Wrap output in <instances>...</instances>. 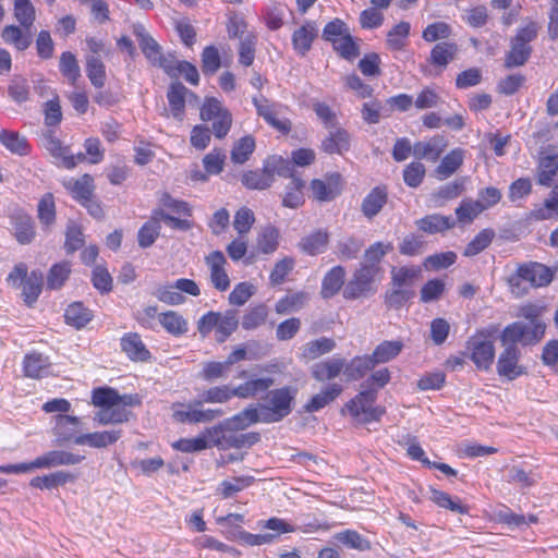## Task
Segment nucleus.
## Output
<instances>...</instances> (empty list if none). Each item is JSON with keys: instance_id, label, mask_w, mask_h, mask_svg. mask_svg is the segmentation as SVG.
Wrapping results in <instances>:
<instances>
[{"instance_id": "774afa93", "label": "nucleus", "mask_w": 558, "mask_h": 558, "mask_svg": "<svg viewBox=\"0 0 558 558\" xmlns=\"http://www.w3.org/2000/svg\"><path fill=\"white\" fill-rule=\"evenodd\" d=\"M14 16L25 31H28L35 21V9L29 0H14Z\"/></svg>"}, {"instance_id": "72a5a7b5", "label": "nucleus", "mask_w": 558, "mask_h": 558, "mask_svg": "<svg viewBox=\"0 0 558 558\" xmlns=\"http://www.w3.org/2000/svg\"><path fill=\"white\" fill-rule=\"evenodd\" d=\"M371 355L353 357L349 363L345 361L344 375L348 380H359L375 367Z\"/></svg>"}, {"instance_id": "338daca9", "label": "nucleus", "mask_w": 558, "mask_h": 558, "mask_svg": "<svg viewBox=\"0 0 558 558\" xmlns=\"http://www.w3.org/2000/svg\"><path fill=\"white\" fill-rule=\"evenodd\" d=\"M60 72L66 77L71 84H75L81 77V70L75 56L65 51L60 57Z\"/></svg>"}, {"instance_id": "9b49d317", "label": "nucleus", "mask_w": 558, "mask_h": 558, "mask_svg": "<svg viewBox=\"0 0 558 558\" xmlns=\"http://www.w3.org/2000/svg\"><path fill=\"white\" fill-rule=\"evenodd\" d=\"M310 187L314 199L317 202H331L342 192V177L339 173H332L324 180L314 179Z\"/></svg>"}, {"instance_id": "bb28decb", "label": "nucleus", "mask_w": 558, "mask_h": 558, "mask_svg": "<svg viewBox=\"0 0 558 558\" xmlns=\"http://www.w3.org/2000/svg\"><path fill=\"white\" fill-rule=\"evenodd\" d=\"M253 104L256 108L257 114L262 117L268 124L279 131L288 132L290 130V125L287 121H281L277 118L276 106L271 104L267 98L264 96L254 97Z\"/></svg>"}, {"instance_id": "f3484780", "label": "nucleus", "mask_w": 558, "mask_h": 558, "mask_svg": "<svg viewBox=\"0 0 558 558\" xmlns=\"http://www.w3.org/2000/svg\"><path fill=\"white\" fill-rule=\"evenodd\" d=\"M44 146L49 154L57 160V163L66 169H73L76 166L73 154L70 147L63 146L61 141L57 138L52 131H49L44 136Z\"/></svg>"}, {"instance_id": "2f4dec72", "label": "nucleus", "mask_w": 558, "mask_h": 558, "mask_svg": "<svg viewBox=\"0 0 558 558\" xmlns=\"http://www.w3.org/2000/svg\"><path fill=\"white\" fill-rule=\"evenodd\" d=\"M94 180L89 174H84L80 179H70L63 182L64 187L73 194V197L80 203L93 196Z\"/></svg>"}, {"instance_id": "6e6d98bb", "label": "nucleus", "mask_w": 558, "mask_h": 558, "mask_svg": "<svg viewBox=\"0 0 558 558\" xmlns=\"http://www.w3.org/2000/svg\"><path fill=\"white\" fill-rule=\"evenodd\" d=\"M304 182L300 178H292L286 187L284 195L282 197V205L289 208H298L304 203L302 189Z\"/></svg>"}, {"instance_id": "5701e85b", "label": "nucleus", "mask_w": 558, "mask_h": 558, "mask_svg": "<svg viewBox=\"0 0 558 558\" xmlns=\"http://www.w3.org/2000/svg\"><path fill=\"white\" fill-rule=\"evenodd\" d=\"M186 94L187 88L180 82L172 83L167 92L171 116L180 122L185 116Z\"/></svg>"}, {"instance_id": "f8f14e48", "label": "nucleus", "mask_w": 558, "mask_h": 558, "mask_svg": "<svg viewBox=\"0 0 558 558\" xmlns=\"http://www.w3.org/2000/svg\"><path fill=\"white\" fill-rule=\"evenodd\" d=\"M262 422L260 414L258 409L250 407L235 414L234 416L226 420L219 426L209 428L206 430L208 435H216L218 433L225 432H236L245 429L254 423Z\"/></svg>"}, {"instance_id": "4d7b16f0", "label": "nucleus", "mask_w": 558, "mask_h": 558, "mask_svg": "<svg viewBox=\"0 0 558 558\" xmlns=\"http://www.w3.org/2000/svg\"><path fill=\"white\" fill-rule=\"evenodd\" d=\"M56 436H58L63 441H74L75 427L80 424V418L76 416L59 414L56 417Z\"/></svg>"}, {"instance_id": "dca6fc26", "label": "nucleus", "mask_w": 558, "mask_h": 558, "mask_svg": "<svg viewBox=\"0 0 558 558\" xmlns=\"http://www.w3.org/2000/svg\"><path fill=\"white\" fill-rule=\"evenodd\" d=\"M219 434L210 435L213 437V445L223 450L251 447L258 442L260 438L258 433L235 434L233 432H226L221 436Z\"/></svg>"}, {"instance_id": "c03bdc74", "label": "nucleus", "mask_w": 558, "mask_h": 558, "mask_svg": "<svg viewBox=\"0 0 558 558\" xmlns=\"http://www.w3.org/2000/svg\"><path fill=\"white\" fill-rule=\"evenodd\" d=\"M403 343L400 340L383 341L375 348L371 357L375 365L384 364L397 357L401 353Z\"/></svg>"}, {"instance_id": "473e14b6", "label": "nucleus", "mask_w": 558, "mask_h": 558, "mask_svg": "<svg viewBox=\"0 0 558 558\" xmlns=\"http://www.w3.org/2000/svg\"><path fill=\"white\" fill-rule=\"evenodd\" d=\"M329 234L324 230H316L313 233L305 235L299 242V247L302 252L308 255H317L325 251L328 244Z\"/></svg>"}, {"instance_id": "20e7f679", "label": "nucleus", "mask_w": 558, "mask_h": 558, "mask_svg": "<svg viewBox=\"0 0 558 558\" xmlns=\"http://www.w3.org/2000/svg\"><path fill=\"white\" fill-rule=\"evenodd\" d=\"M293 400L294 393L290 387L269 391L265 398V403L260 404L258 409L262 422L276 423L283 420L291 413Z\"/></svg>"}, {"instance_id": "7c9ffc66", "label": "nucleus", "mask_w": 558, "mask_h": 558, "mask_svg": "<svg viewBox=\"0 0 558 558\" xmlns=\"http://www.w3.org/2000/svg\"><path fill=\"white\" fill-rule=\"evenodd\" d=\"M75 475L68 471H57L47 475L36 476L31 480L29 485L39 489H52L75 481Z\"/></svg>"}, {"instance_id": "69168bd1", "label": "nucleus", "mask_w": 558, "mask_h": 558, "mask_svg": "<svg viewBox=\"0 0 558 558\" xmlns=\"http://www.w3.org/2000/svg\"><path fill=\"white\" fill-rule=\"evenodd\" d=\"M332 48L345 60H353L360 54V48L350 35L345 34L332 43Z\"/></svg>"}, {"instance_id": "a878e982", "label": "nucleus", "mask_w": 558, "mask_h": 558, "mask_svg": "<svg viewBox=\"0 0 558 558\" xmlns=\"http://www.w3.org/2000/svg\"><path fill=\"white\" fill-rule=\"evenodd\" d=\"M51 363L43 353L32 352L24 356L23 372L26 377L41 378L48 374Z\"/></svg>"}, {"instance_id": "aec40b11", "label": "nucleus", "mask_w": 558, "mask_h": 558, "mask_svg": "<svg viewBox=\"0 0 558 558\" xmlns=\"http://www.w3.org/2000/svg\"><path fill=\"white\" fill-rule=\"evenodd\" d=\"M447 147L442 136H434L428 141H420L413 145V155L417 159H426L435 162Z\"/></svg>"}, {"instance_id": "0eeeda50", "label": "nucleus", "mask_w": 558, "mask_h": 558, "mask_svg": "<svg viewBox=\"0 0 558 558\" xmlns=\"http://www.w3.org/2000/svg\"><path fill=\"white\" fill-rule=\"evenodd\" d=\"M133 34L138 40L142 52L151 65L162 69L166 73L173 71L174 54H165L161 46L147 33L143 25L135 24Z\"/></svg>"}, {"instance_id": "09e8293b", "label": "nucleus", "mask_w": 558, "mask_h": 558, "mask_svg": "<svg viewBox=\"0 0 558 558\" xmlns=\"http://www.w3.org/2000/svg\"><path fill=\"white\" fill-rule=\"evenodd\" d=\"M0 142L13 154L25 156L29 151V145L26 137L20 135L17 132L7 130L1 131Z\"/></svg>"}, {"instance_id": "412c9836", "label": "nucleus", "mask_w": 558, "mask_h": 558, "mask_svg": "<svg viewBox=\"0 0 558 558\" xmlns=\"http://www.w3.org/2000/svg\"><path fill=\"white\" fill-rule=\"evenodd\" d=\"M121 435V429L82 434L74 438V444L80 446L87 445L92 448H106L107 446L117 442Z\"/></svg>"}, {"instance_id": "49530a36", "label": "nucleus", "mask_w": 558, "mask_h": 558, "mask_svg": "<svg viewBox=\"0 0 558 558\" xmlns=\"http://www.w3.org/2000/svg\"><path fill=\"white\" fill-rule=\"evenodd\" d=\"M279 246V231L272 226H265L258 232L256 247L263 254H272Z\"/></svg>"}, {"instance_id": "7ed1b4c3", "label": "nucleus", "mask_w": 558, "mask_h": 558, "mask_svg": "<svg viewBox=\"0 0 558 558\" xmlns=\"http://www.w3.org/2000/svg\"><path fill=\"white\" fill-rule=\"evenodd\" d=\"M376 400L377 389L362 388L359 395L345 403L342 412L347 410L354 421L360 424L379 421L385 414V408L374 407Z\"/></svg>"}, {"instance_id": "603ef678", "label": "nucleus", "mask_w": 558, "mask_h": 558, "mask_svg": "<svg viewBox=\"0 0 558 558\" xmlns=\"http://www.w3.org/2000/svg\"><path fill=\"white\" fill-rule=\"evenodd\" d=\"M86 74L93 86L102 88L106 83V68L97 56L86 57Z\"/></svg>"}, {"instance_id": "a19ab883", "label": "nucleus", "mask_w": 558, "mask_h": 558, "mask_svg": "<svg viewBox=\"0 0 558 558\" xmlns=\"http://www.w3.org/2000/svg\"><path fill=\"white\" fill-rule=\"evenodd\" d=\"M230 368L226 362L207 361L201 364L198 378L207 383L227 379Z\"/></svg>"}, {"instance_id": "f03ea898", "label": "nucleus", "mask_w": 558, "mask_h": 558, "mask_svg": "<svg viewBox=\"0 0 558 558\" xmlns=\"http://www.w3.org/2000/svg\"><path fill=\"white\" fill-rule=\"evenodd\" d=\"M383 275L374 267H359L344 284L342 295L345 300L366 299L377 292V282Z\"/></svg>"}, {"instance_id": "c9c22d12", "label": "nucleus", "mask_w": 558, "mask_h": 558, "mask_svg": "<svg viewBox=\"0 0 558 558\" xmlns=\"http://www.w3.org/2000/svg\"><path fill=\"white\" fill-rule=\"evenodd\" d=\"M459 49L457 44L442 41L435 45L430 51L429 62L433 65L446 68L452 60H454Z\"/></svg>"}, {"instance_id": "cd10ccee", "label": "nucleus", "mask_w": 558, "mask_h": 558, "mask_svg": "<svg viewBox=\"0 0 558 558\" xmlns=\"http://www.w3.org/2000/svg\"><path fill=\"white\" fill-rule=\"evenodd\" d=\"M415 225L421 231L428 234H435L453 228L454 221L449 216L433 214L416 220Z\"/></svg>"}, {"instance_id": "39448f33", "label": "nucleus", "mask_w": 558, "mask_h": 558, "mask_svg": "<svg viewBox=\"0 0 558 558\" xmlns=\"http://www.w3.org/2000/svg\"><path fill=\"white\" fill-rule=\"evenodd\" d=\"M546 324H530L517 320L507 325L500 335L501 344L532 347L539 343L545 337Z\"/></svg>"}, {"instance_id": "5fc2aeb1", "label": "nucleus", "mask_w": 558, "mask_h": 558, "mask_svg": "<svg viewBox=\"0 0 558 558\" xmlns=\"http://www.w3.org/2000/svg\"><path fill=\"white\" fill-rule=\"evenodd\" d=\"M243 185L247 189L264 190L272 184V178L264 165L262 170H251L243 173L241 179Z\"/></svg>"}, {"instance_id": "13d9d810", "label": "nucleus", "mask_w": 558, "mask_h": 558, "mask_svg": "<svg viewBox=\"0 0 558 558\" xmlns=\"http://www.w3.org/2000/svg\"><path fill=\"white\" fill-rule=\"evenodd\" d=\"M255 478L250 475L236 476L230 481H223L218 487L219 494L222 498L228 499L233 495L242 492L250 487L254 483Z\"/></svg>"}, {"instance_id": "6ab92c4d", "label": "nucleus", "mask_w": 558, "mask_h": 558, "mask_svg": "<svg viewBox=\"0 0 558 558\" xmlns=\"http://www.w3.org/2000/svg\"><path fill=\"white\" fill-rule=\"evenodd\" d=\"M329 133L322 142V148L327 154H342L350 148V134L347 130L337 124L329 128Z\"/></svg>"}, {"instance_id": "f704fd0d", "label": "nucleus", "mask_w": 558, "mask_h": 558, "mask_svg": "<svg viewBox=\"0 0 558 558\" xmlns=\"http://www.w3.org/2000/svg\"><path fill=\"white\" fill-rule=\"evenodd\" d=\"M464 151L461 148L448 153L435 169L436 175L444 180L451 177L463 163Z\"/></svg>"}, {"instance_id": "4be33fe9", "label": "nucleus", "mask_w": 558, "mask_h": 558, "mask_svg": "<svg viewBox=\"0 0 558 558\" xmlns=\"http://www.w3.org/2000/svg\"><path fill=\"white\" fill-rule=\"evenodd\" d=\"M318 35V28L315 22H306L292 35V45L294 50L305 56L312 48L314 39Z\"/></svg>"}, {"instance_id": "2eb2a0df", "label": "nucleus", "mask_w": 558, "mask_h": 558, "mask_svg": "<svg viewBox=\"0 0 558 558\" xmlns=\"http://www.w3.org/2000/svg\"><path fill=\"white\" fill-rule=\"evenodd\" d=\"M121 351L133 362H147L151 354L137 332H126L120 339Z\"/></svg>"}, {"instance_id": "680f3d73", "label": "nucleus", "mask_w": 558, "mask_h": 558, "mask_svg": "<svg viewBox=\"0 0 558 558\" xmlns=\"http://www.w3.org/2000/svg\"><path fill=\"white\" fill-rule=\"evenodd\" d=\"M336 347L332 339L322 337L319 339L310 341L305 344L303 350L304 357L315 360L318 356L331 352Z\"/></svg>"}, {"instance_id": "e2e57ef3", "label": "nucleus", "mask_w": 558, "mask_h": 558, "mask_svg": "<svg viewBox=\"0 0 558 558\" xmlns=\"http://www.w3.org/2000/svg\"><path fill=\"white\" fill-rule=\"evenodd\" d=\"M495 233L490 229L480 231L474 239L465 246L463 255L471 257L483 252L493 241Z\"/></svg>"}, {"instance_id": "bf43d9fd", "label": "nucleus", "mask_w": 558, "mask_h": 558, "mask_svg": "<svg viewBox=\"0 0 558 558\" xmlns=\"http://www.w3.org/2000/svg\"><path fill=\"white\" fill-rule=\"evenodd\" d=\"M333 537L337 542L352 549H356L360 551L371 549V543L365 537H363L361 534L353 530H345L339 532Z\"/></svg>"}, {"instance_id": "3c124183", "label": "nucleus", "mask_w": 558, "mask_h": 558, "mask_svg": "<svg viewBox=\"0 0 558 558\" xmlns=\"http://www.w3.org/2000/svg\"><path fill=\"white\" fill-rule=\"evenodd\" d=\"M239 326L238 312L228 310L225 313H219L217 325V341L223 342L228 337L236 330Z\"/></svg>"}, {"instance_id": "58836bf2", "label": "nucleus", "mask_w": 558, "mask_h": 558, "mask_svg": "<svg viewBox=\"0 0 558 558\" xmlns=\"http://www.w3.org/2000/svg\"><path fill=\"white\" fill-rule=\"evenodd\" d=\"M13 221L14 234L17 242L21 244L31 243L36 234L32 217L23 213H17L13 217Z\"/></svg>"}, {"instance_id": "f257e3e1", "label": "nucleus", "mask_w": 558, "mask_h": 558, "mask_svg": "<svg viewBox=\"0 0 558 558\" xmlns=\"http://www.w3.org/2000/svg\"><path fill=\"white\" fill-rule=\"evenodd\" d=\"M496 327L476 331L465 344L464 355L472 360L478 369L487 371L495 359L494 335Z\"/></svg>"}, {"instance_id": "c756f323", "label": "nucleus", "mask_w": 558, "mask_h": 558, "mask_svg": "<svg viewBox=\"0 0 558 558\" xmlns=\"http://www.w3.org/2000/svg\"><path fill=\"white\" fill-rule=\"evenodd\" d=\"M393 248L390 242H376L372 244L364 253L363 260L360 263L362 267H374L378 274L383 275L384 270L380 266L381 259Z\"/></svg>"}, {"instance_id": "b1692460", "label": "nucleus", "mask_w": 558, "mask_h": 558, "mask_svg": "<svg viewBox=\"0 0 558 558\" xmlns=\"http://www.w3.org/2000/svg\"><path fill=\"white\" fill-rule=\"evenodd\" d=\"M388 192L385 186L374 187L362 201L361 211L372 219L377 216L387 203Z\"/></svg>"}, {"instance_id": "37998d69", "label": "nucleus", "mask_w": 558, "mask_h": 558, "mask_svg": "<svg viewBox=\"0 0 558 558\" xmlns=\"http://www.w3.org/2000/svg\"><path fill=\"white\" fill-rule=\"evenodd\" d=\"M558 170V155H543L539 158L537 168V182L541 185L549 186Z\"/></svg>"}, {"instance_id": "e433bc0d", "label": "nucleus", "mask_w": 558, "mask_h": 558, "mask_svg": "<svg viewBox=\"0 0 558 558\" xmlns=\"http://www.w3.org/2000/svg\"><path fill=\"white\" fill-rule=\"evenodd\" d=\"M93 317V312L85 307L81 302L70 304L64 313L66 324L75 327L76 329L85 327Z\"/></svg>"}, {"instance_id": "ddd939ff", "label": "nucleus", "mask_w": 558, "mask_h": 558, "mask_svg": "<svg viewBox=\"0 0 558 558\" xmlns=\"http://www.w3.org/2000/svg\"><path fill=\"white\" fill-rule=\"evenodd\" d=\"M85 456L76 454L66 450H50L34 460L36 469H53L62 465H75L81 463Z\"/></svg>"}, {"instance_id": "c85d7f7f", "label": "nucleus", "mask_w": 558, "mask_h": 558, "mask_svg": "<svg viewBox=\"0 0 558 558\" xmlns=\"http://www.w3.org/2000/svg\"><path fill=\"white\" fill-rule=\"evenodd\" d=\"M345 269L342 266L332 267L323 278L320 295L323 299L335 296L344 286Z\"/></svg>"}, {"instance_id": "0e129e2a", "label": "nucleus", "mask_w": 558, "mask_h": 558, "mask_svg": "<svg viewBox=\"0 0 558 558\" xmlns=\"http://www.w3.org/2000/svg\"><path fill=\"white\" fill-rule=\"evenodd\" d=\"M38 219L46 228L54 223L56 220V205L54 198L51 193L45 194L38 203Z\"/></svg>"}, {"instance_id": "1a4fd4ad", "label": "nucleus", "mask_w": 558, "mask_h": 558, "mask_svg": "<svg viewBox=\"0 0 558 558\" xmlns=\"http://www.w3.org/2000/svg\"><path fill=\"white\" fill-rule=\"evenodd\" d=\"M202 399L194 400L189 404H174L173 417L179 423H209L223 415L220 409H203Z\"/></svg>"}, {"instance_id": "ea45409f", "label": "nucleus", "mask_w": 558, "mask_h": 558, "mask_svg": "<svg viewBox=\"0 0 558 558\" xmlns=\"http://www.w3.org/2000/svg\"><path fill=\"white\" fill-rule=\"evenodd\" d=\"M160 325L172 336L179 337L187 332V322L174 311H168L158 315Z\"/></svg>"}, {"instance_id": "79ce46f5", "label": "nucleus", "mask_w": 558, "mask_h": 558, "mask_svg": "<svg viewBox=\"0 0 558 558\" xmlns=\"http://www.w3.org/2000/svg\"><path fill=\"white\" fill-rule=\"evenodd\" d=\"M1 37L7 44L13 45L19 51L26 50L33 41L29 29L24 33L15 25L5 26Z\"/></svg>"}, {"instance_id": "393cba45", "label": "nucleus", "mask_w": 558, "mask_h": 558, "mask_svg": "<svg viewBox=\"0 0 558 558\" xmlns=\"http://www.w3.org/2000/svg\"><path fill=\"white\" fill-rule=\"evenodd\" d=\"M342 391L343 387L340 384H329L322 391L311 398V400L304 405V410L308 413L317 412L333 402Z\"/></svg>"}, {"instance_id": "8fccbe9b", "label": "nucleus", "mask_w": 558, "mask_h": 558, "mask_svg": "<svg viewBox=\"0 0 558 558\" xmlns=\"http://www.w3.org/2000/svg\"><path fill=\"white\" fill-rule=\"evenodd\" d=\"M411 25L409 22L401 21L395 25L387 34V46L389 49L395 51L402 50L407 45Z\"/></svg>"}, {"instance_id": "a211bd4d", "label": "nucleus", "mask_w": 558, "mask_h": 558, "mask_svg": "<svg viewBox=\"0 0 558 558\" xmlns=\"http://www.w3.org/2000/svg\"><path fill=\"white\" fill-rule=\"evenodd\" d=\"M345 360L342 357H331L311 367L312 377L320 383L329 381L344 373Z\"/></svg>"}, {"instance_id": "4468645a", "label": "nucleus", "mask_w": 558, "mask_h": 558, "mask_svg": "<svg viewBox=\"0 0 558 558\" xmlns=\"http://www.w3.org/2000/svg\"><path fill=\"white\" fill-rule=\"evenodd\" d=\"M205 263L210 271V281L218 291H227L230 287V279L225 266L227 259L221 251H214L205 257Z\"/></svg>"}, {"instance_id": "6e6552de", "label": "nucleus", "mask_w": 558, "mask_h": 558, "mask_svg": "<svg viewBox=\"0 0 558 558\" xmlns=\"http://www.w3.org/2000/svg\"><path fill=\"white\" fill-rule=\"evenodd\" d=\"M554 278V274L547 266L530 262L518 267L517 272L509 277L508 283L512 290L520 288L521 281H526L533 288L546 287Z\"/></svg>"}, {"instance_id": "de8ad7c7", "label": "nucleus", "mask_w": 558, "mask_h": 558, "mask_svg": "<svg viewBox=\"0 0 558 558\" xmlns=\"http://www.w3.org/2000/svg\"><path fill=\"white\" fill-rule=\"evenodd\" d=\"M24 302L32 306L38 299L43 289V275L38 271H32L21 286Z\"/></svg>"}, {"instance_id": "052dcab7", "label": "nucleus", "mask_w": 558, "mask_h": 558, "mask_svg": "<svg viewBox=\"0 0 558 558\" xmlns=\"http://www.w3.org/2000/svg\"><path fill=\"white\" fill-rule=\"evenodd\" d=\"M255 149V140L251 135L243 136L234 143L231 150V160L234 163H244Z\"/></svg>"}, {"instance_id": "423d86ee", "label": "nucleus", "mask_w": 558, "mask_h": 558, "mask_svg": "<svg viewBox=\"0 0 558 558\" xmlns=\"http://www.w3.org/2000/svg\"><path fill=\"white\" fill-rule=\"evenodd\" d=\"M536 36L537 25L534 22H530L524 27L519 28L515 36L510 40V50L505 58V68L512 69L524 65L532 53L530 43Z\"/></svg>"}, {"instance_id": "864d4df0", "label": "nucleus", "mask_w": 558, "mask_h": 558, "mask_svg": "<svg viewBox=\"0 0 558 558\" xmlns=\"http://www.w3.org/2000/svg\"><path fill=\"white\" fill-rule=\"evenodd\" d=\"M265 166L272 179L276 174L283 178H290V180H292V178H296L294 175V166L292 161L280 156L268 157L265 161Z\"/></svg>"}, {"instance_id": "a18cd8bd", "label": "nucleus", "mask_w": 558, "mask_h": 558, "mask_svg": "<svg viewBox=\"0 0 558 558\" xmlns=\"http://www.w3.org/2000/svg\"><path fill=\"white\" fill-rule=\"evenodd\" d=\"M308 301V293L300 291L281 298L275 305V311L279 315L298 312L305 306Z\"/></svg>"}, {"instance_id": "4c0bfd02", "label": "nucleus", "mask_w": 558, "mask_h": 558, "mask_svg": "<svg viewBox=\"0 0 558 558\" xmlns=\"http://www.w3.org/2000/svg\"><path fill=\"white\" fill-rule=\"evenodd\" d=\"M130 415L131 412L123 407H119L118 403L117 405L100 409L96 412L94 421L99 425L121 424L128 422Z\"/></svg>"}, {"instance_id": "9d476101", "label": "nucleus", "mask_w": 558, "mask_h": 558, "mask_svg": "<svg viewBox=\"0 0 558 558\" xmlns=\"http://www.w3.org/2000/svg\"><path fill=\"white\" fill-rule=\"evenodd\" d=\"M502 345L505 349L498 357L497 372L500 376L513 380L525 374V367L519 364L521 353L518 345L513 343Z\"/></svg>"}]
</instances>
